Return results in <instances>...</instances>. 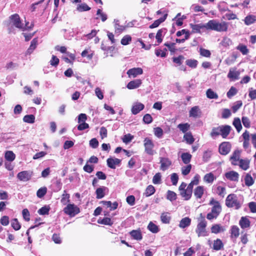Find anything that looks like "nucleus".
I'll return each mask as SVG.
<instances>
[{
    "label": "nucleus",
    "mask_w": 256,
    "mask_h": 256,
    "mask_svg": "<svg viewBox=\"0 0 256 256\" xmlns=\"http://www.w3.org/2000/svg\"><path fill=\"white\" fill-rule=\"evenodd\" d=\"M130 234L134 239L137 240H140L142 238V233L140 230H132L130 232Z\"/></svg>",
    "instance_id": "24"
},
{
    "label": "nucleus",
    "mask_w": 256,
    "mask_h": 256,
    "mask_svg": "<svg viewBox=\"0 0 256 256\" xmlns=\"http://www.w3.org/2000/svg\"><path fill=\"white\" fill-rule=\"evenodd\" d=\"M236 49L240 50L243 55H246L249 52V50L247 46L243 44H240L238 46Z\"/></svg>",
    "instance_id": "34"
},
{
    "label": "nucleus",
    "mask_w": 256,
    "mask_h": 256,
    "mask_svg": "<svg viewBox=\"0 0 256 256\" xmlns=\"http://www.w3.org/2000/svg\"><path fill=\"white\" fill-rule=\"evenodd\" d=\"M134 138V136L130 134H125L122 138V142L125 144H128Z\"/></svg>",
    "instance_id": "52"
},
{
    "label": "nucleus",
    "mask_w": 256,
    "mask_h": 256,
    "mask_svg": "<svg viewBox=\"0 0 256 256\" xmlns=\"http://www.w3.org/2000/svg\"><path fill=\"white\" fill-rule=\"evenodd\" d=\"M239 176V174L234 170L229 171L224 174V176L227 180L234 182H238Z\"/></svg>",
    "instance_id": "10"
},
{
    "label": "nucleus",
    "mask_w": 256,
    "mask_h": 256,
    "mask_svg": "<svg viewBox=\"0 0 256 256\" xmlns=\"http://www.w3.org/2000/svg\"><path fill=\"white\" fill-rule=\"evenodd\" d=\"M38 44V40L37 38H35L33 39L30 43V45L29 47V48L26 51V54H31L33 51L35 50V48L36 47Z\"/></svg>",
    "instance_id": "26"
},
{
    "label": "nucleus",
    "mask_w": 256,
    "mask_h": 256,
    "mask_svg": "<svg viewBox=\"0 0 256 256\" xmlns=\"http://www.w3.org/2000/svg\"><path fill=\"white\" fill-rule=\"evenodd\" d=\"M167 16V14H164V16L154 22L150 26V28H155L158 27L162 22H164L165 20L166 19Z\"/></svg>",
    "instance_id": "30"
},
{
    "label": "nucleus",
    "mask_w": 256,
    "mask_h": 256,
    "mask_svg": "<svg viewBox=\"0 0 256 256\" xmlns=\"http://www.w3.org/2000/svg\"><path fill=\"white\" fill-rule=\"evenodd\" d=\"M206 226L207 222L202 214H200V218H198V224L196 229V232L198 237L206 236L208 235V232L206 230Z\"/></svg>",
    "instance_id": "2"
},
{
    "label": "nucleus",
    "mask_w": 256,
    "mask_h": 256,
    "mask_svg": "<svg viewBox=\"0 0 256 256\" xmlns=\"http://www.w3.org/2000/svg\"><path fill=\"white\" fill-rule=\"evenodd\" d=\"M165 30V29H160L159 30L156 36V38L157 40V42L158 44H160L162 42V34L164 32V31Z\"/></svg>",
    "instance_id": "44"
},
{
    "label": "nucleus",
    "mask_w": 256,
    "mask_h": 256,
    "mask_svg": "<svg viewBox=\"0 0 256 256\" xmlns=\"http://www.w3.org/2000/svg\"><path fill=\"white\" fill-rule=\"evenodd\" d=\"M142 72L143 70L142 68H134L128 70L127 74L129 77L132 76L133 78H136L138 75L142 74Z\"/></svg>",
    "instance_id": "13"
},
{
    "label": "nucleus",
    "mask_w": 256,
    "mask_h": 256,
    "mask_svg": "<svg viewBox=\"0 0 256 256\" xmlns=\"http://www.w3.org/2000/svg\"><path fill=\"white\" fill-rule=\"evenodd\" d=\"M82 57H87L88 60H91L93 56V53L88 50H84L81 54Z\"/></svg>",
    "instance_id": "51"
},
{
    "label": "nucleus",
    "mask_w": 256,
    "mask_h": 256,
    "mask_svg": "<svg viewBox=\"0 0 256 256\" xmlns=\"http://www.w3.org/2000/svg\"><path fill=\"white\" fill-rule=\"evenodd\" d=\"M232 44V42L231 40L227 37L224 38L221 42L222 45L224 47H228L231 45Z\"/></svg>",
    "instance_id": "54"
},
{
    "label": "nucleus",
    "mask_w": 256,
    "mask_h": 256,
    "mask_svg": "<svg viewBox=\"0 0 256 256\" xmlns=\"http://www.w3.org/2000/svg\"><path fill=\"white\" fill-rule=\"evenodd\" d=\"M242 204L240 198L235 194H229L226 200V204L229 208L238 209Z\"/></svg>",
    "instance_id": "3"
},
{
    "label": "nucleus",
    "mask_w": 256,
    "mask_h": 256,
    "mask_svg": "<svg viewBox=\"0 0 256 256\" xmlns=\"http://www.w3.org/2000/svg\"><path fill=\"white\" fill-rule=\"evenodd\" d=\"M191 223V219L188 217L182 218L179 224V226L180 228H184L188 226Z\"/></svg>",
    "instance_id": "20"
},
{
    "label": "nucleus",
    "mask_w": 256,
    "mask_h": 256,
    "mask_svg": "<svg viewBox=\"0 0 256 256\" xmlns=\"http://www.w3.org/2000/svg\"><path fill=\"white\" fill-rule=\"evenodd\" d=\"M114 28L116 32L120 33L125 30L126 26L120 25L118 23V21H116L114 24Z\"/></svg>",
    "instance_id": "57"
},
{
    "label": "nucleus",
    "mask_w": 256,
    "mask_h": 256,
    "mask_svg": "<svg viewBox=\"0 0 256 256\" xmlns=\"http://www.w3.org/2000/svg\"><path fill=\"white\" fill-rule=\"evenodd\" d=\"M180 196L186 200H190L192 194V192L187 188L180 192Z\"/></svg>",
    "instance_id": "21"
},
{
    "label": "nucleus",
    "mask_w": 256,
    "mask_h": 256,
    "mask_svg": "<svg viewBox=\"0 0 256 256\" xmlns=\"http://www.w3.org/2000/svg\"><path fill=\"white\" fill-rule=\"evenodd\" d=\"M22 214L25 220L28 222L30 220V212L27 208H24L22 210Z\"/></svg>",
    "instance_id": "63"
},
{
    "label": "nucleus",
    "mask_w": 256,
    "mask_h": 256,
    "mask_svg": "<svg viewBox=\"0 0 256 256\" xmlns=\"http://www.w3.org/2000/svg\"><path fill=\"white\" fill-rule=\"evenodd\" d=\"M206 96L210 99H216L218 94L211 89H208L206 92Z\"/></svg>",
    "instance_id": "43"
},
{
    "label": "nucleus",
    "mask_w": 256,
    "mask_h": 256,
    "mask_svg": "<svg viewBox=\"0 0 256 256\" xmlns=\"http://www.w3.org/2000/svg\"><path fill=\"white\" fill-rule=\"evenodd\" d=\"M204 192V188L202 186H197L194 190V196L196 198H200Z\"/></svg>",
    "instance_id": "22"
},
{
    "label": "nucleus",
    "mask_w": 256,
    "mask_h": 256,
    "mask_svg": "<svg viewBox=\"0 0 256 256\" xmlns=\"http://www.w3.org/2000/svg\"><path fill=\"white\" fill-rule=\"evenodd\" d=\"M131 40L132 37L130 35H126L122 38L120 42L122 45L126 46L128 44Z\"/></svg>",
    "instance_id": "50"
},
{
    "label": "nucleus",
    "mask_w": 256,
    "mask_h": 256,
    "mask_svg": "<svg viewBox=\"0 0 256 256\" xmlns=\"http://www.w3.org/2000/svg\"><path fill=\"white\" fill-rule=\"evenodd\" d=\"M64 212L70 216H74L80 212V209L75 204H70L64 208Z\"/></svg>",
    "instance_id": "5"
},
{
    "label": "nucleus",
    "mask_w": 256,
    "mask_h": 256,
    "mask_svg": "<svg viewBox=\"0 0 256 256\" xmlns=\"http://www.w3.org/2000/svg\"><path fill=\"white\" fill-rule=\"evenodd\" d=\"M162 176L160 172L156 173L153 177L152 182L154 184H158L161 183Z\"/></svg>",
    "instance_id": "45"
},
{
    "label": "nucleus",
    "mask_w": 256,
    "mask_h": 256,
    "mask_svg": "<svg viewBox=\"0 0 256 256\" xmlns=\"http://www.w3.org/2000/svg\"><path fill=\"white\" fill-rule=\"evenodd\" d=\"M144 108V106L140 102H134L132 106L131 111L133 114H136L142 110Z\"/></svg>",
    "instance_id": "12"
},
{
    "label": "nucleus",
    "mask_w": 256,
    "mask_h": 256,
    "mask_svg": "<svg viewBox=\"0 0 256 256\" xmlns=\"http://www.w3.org/2000/svg\"><path fill=\"white\" fill-rule=\"evenodd\" d=\"M184 162L186 165L182 167V172L183 175L186 176L190 173L192 168V165L190 164H188V162L190 161Z\"/></svg>",
    "instance_id": "27"
},
{
    "label": "nucleus",
    "mask_w": 256,
    "mask_h": 256,
    "mask_svg": "<svg viewBox=\"0 0 256 256\" xmlns=\"http://www.w3.org/2000/svg\"><path fill=\"white\" fill-rule=\"evenodd\" d=\"M233 125L234 126L238 132H240L242 128V126L240 120L239 118H235L233 122Z\"/></svg>",
    "instance_id": "39"
},
{
    "label": "nucleus",
    "mask_w": 256,
    "mask_h": 256,
    "mask_svg": "<svg viewBox=\"0 0 256 256\" xmlns=\"http://www.w3.org/2000/svg\"><path fill=\"white\" fill-rule=\"evenodd\" d=\"M240 151L239 150H236L230 156V160H240Z\"/></svg>",
    "instance_id": "58"
},
{
    "label": "nucleus",
    "mask_w": 256,
    "mask_h": 256,
    "mask_svg": "<svg viewBox=\"0 0 256 256\" xmlns=\"http://www.w3.org/2000/svg\"><path fill=\"white\" fill-rule=\"evenodd\" d=\"M144 144L146 152L150 155L154 154L153 150L154 147V143L151 139L146 138L144 140Z\"/></svg>",
    "instance_id": "6"
},
{
    "label": "nucleus",
    "mask_w": 256,
    "mask_h": 256,
    "mask_svg": "<svg viewBox=\"0 0 256 256\" xmlns=\"http://www.w3.org/2000/svg\"><path fill=\"white\" fill-rule=\"evenodd\" d=\"M106 189V188L104 186L98 188L96 192V198L100 199L104 197L105 195L104 191Z\"/></svg>",
    "instance_id": "31"
},
{
    "label": "nucleus",
    "mask_w": 256,
    "mask_h": 256,
    "mask_svg": "<svg viewBox=\"0 0 256 256\" xmlns=\"http://www.w3.org/2000/svg\"><path fill=\"white\" fill-rule=\"evenodd\" d=\"M223 246V244L220 239H217L214 241L213 248L214 250H218Z\"/></svg>",
    "instance_id": "40"
},
{
    "label": "nucleus",
    "mask_w": 256,
    "mask_h": 256,
    "mask_svg": "<svg viewBox=\"0 0 256 256\" xmlns=\"http://www.w3.org/2000/svg\"><path fill=\"white\" fill-rule=\"evenodd\" d=\"M240 72L236 68H231L228 74V77L232 80H238L240 76Z\"/></svg>",
    "instance_id": "14"
},
{
    "label": "nucleus",
    "mask_w": 256,
    "mask_h": 256,
    "mask_svg": "<svg viewBox=\"0 0 256 256\" xmlns=\"http://www.w3.org/2000/svg\"><path fill=\"white\" fill-rule=\"evenodd\" d=\"M120 161H107L108 166L112 168H115L120 166Z\"/></svg>",
    "instance_id": "61"
},
{
    "label": "nucleus",
    "mask_w": 256,
    "mask_h": 256,
    "mask_svg": "<svg viewBox=\"0 0 256 256\" xmlns=\"http://www.w3.org/2000/svg\"><path fill=\"white\" fill-rule=\"evenodd\" d=\"M256 16L254 15H248L246 16L244 20V24L247 26H249L254 24L256 22Z\"/></svg>",
    "instance_id": "29"
},
{
    "label": "nucleus",
    "mask_w": 256,
    "mask_h": 256,
    "mask_svg": "<svg viewBox=\"0 0 256 256\" xmlns=\"http://www.w3.org/2000/svg\"><path fill=\"white\" fill-rule=\"evenodd\" d=\"M231 237L232 238H236L240 234V229L236 226H233L230 229Z\"/></svg>",
    "instance_id": "25"
},
{
    "label": "nucleus",
    "mask_w": 256,
    "mask_h": 256,
    "mask_svg": "<svg viewBox=\"0 0 256 256\" xmlns=\"http://www.w3.org/2000/svg\"><path fill=\"white\" fill-rule=\"evenodd\" d=\"M70 194H67L66 192L64 190V193L62 195V198L60 200L61 202L64 205L70 202Z\"/></svg>",
    "instance_id": "41"
},
{
    "label": "nucleus",
    "mask_w": 256,
    "mask_h": 256,
    "mask_svg": "<svg viewBox=\"0 0 256 256\" xmlns=\"http://www.w3.org/2000/svg\"><path fill=\"white\" fill-rule=\"evenodd\" d=\"M28 24V22L26 23L25 24H22L20 17L18 14H12L10 17V25L14 26L22 31L27 29V24Z\"/></svg>",
    "instance_id": "4"
},
{
    "label": "nucleus",
    "mask_w": 256,
    "mask_h": 256,
    "mask_svg": "<svg viewBox=\"0 0 256 256\" xmlns=\"http://www.w3.org/2000/svg\"><path fill=\"white\" fill-rule=\"evenodd\" d=\"M142 84V80L140 79H136L132 80L127 84L128 88L132 90L138 88Z\"/></svg>",
    "instance_id": "15"
},
{
    "label": "nucleus",
    "mask_w": 256,
    "mask_h": 256,
    "mask_svg": "<svg viewBox=\"0 0 256 256\" xmlns=\"http://www.w3.org/2000/svg\"><path fill=\"white\" fill-rule=\"evenodd\" d=\"M200 115L201 111L198 106L192 107L190 111V117L197 118L200 117Z\"/></svg>",
    "instance_id": "17"
},
{
    "label": "nucleus",
    "mask_w": 256,
    "mask_h": 256,
    "mask_svg": "<svg viewBox=\"0 0 256 256\" xmlns=\"http://www.w3.org/2000/svg\"><path fill=\"white\" fill-rule=\"evenodd\" d=\"M186 64L190 67L194 68L197 66L198 61L195 60H188L186 62Z\"/></svg>",
    "instance_id": "49"
},
{
    "label": "nucleus",
    "mask_w": 256,
    "mask_h": 256,
    "mask_svg": "<svg viewBox=\"0 0 256 256\" xmlns=\"http://www.w3.org/2000/svg\"><path fill=\"white\" fill-rule=\"evenodd\" d=\"M232 164L234 165H238L244 170H247L250 167L249 161H234Z\"/></svg>",
    "instance_id": "16"
},
{
    "label": "nucleus",
    "mask_w": 256,
    "mask_h": 256,
    "mask_svg": "<svg viewBox=\"0 0 256 256\" xmlns=\"http://www.w3.org/2000/svg\"><path fill=\"white\" fill-rule=\"evenodd\" d=\"M32 174L31 171H22L18 173L17 178L20 181L27 182L31 178Z\"/></svg>",
    "instance_id": "7"
},
{
    "label": "nucleus",
    "mask_w": 256,
    "mask_h": 256,
    "mask_svg": "<svg viewBox=\"0 0 256 256\" xmlns=\"http://www.w3.org/2000/svg\"><path fill=\"white\" fill-rule=\"evenodd\" d=\"M16 158L14 154L12 151H6L5 153L6 160H14Z\"/></svg>",
    "instance_id": "53"
},
{
    "label": "nucleus",
    "mask_w": 256,
    "mask_h": 256,
    "mask_svg": "<svg viewBox=\"0 0 256 256\" xmlns=\"http://www.w3.org/2000/svg\"><path fill=\"white\" fill-rule=\"evenodd\" d=\"M193 33H201V30L206 28L207 30L206 23L205 24L200 23L198 24H190Z\"/></svg>",
    "instance_id": "11"
},
{
    "label": "nucleus",
    "mask_w": 256,
    "mask_h": 256,
    "mask_svg": "<svg viewBox=\"0 0 256 256\" xmlns=\"http://www.w3.org/2000/svg\"><path fill=\"white\" fill-rule=\"evenodd\" d=\"M244 182L246 186L249 187L252 186L254 184V179L249 173H248L244 176Z\"/></svg>",
    "instance_id": "19"
},
{
    "label": "nucleus",
    "mask_w": 256,
    "mask_h": 256,
    "mask_svg": "<svg viewBox=\"0 0 256 256\" xmlns=\"http://www.w3.org/2000/svg\"><path fill=\"white\" fill-rule=\"evenodd\" d=\"M34 120L35 116L33 114L26 115L23 118L24 122L28 124L34 123Z\"/></svg>",
    "instance_id": "36"
},
{
    "label": "nucleus",
    "mask_w": 256,
    "mask_h": 256,
    "mask_svg": "<svg viewBox=\"0 0 256 256\" xmlns=\"http://www.w3.org/2000/svg\"><path fill=\"white\" fill-rule=\"evenodd\" d=\"M11 225L12 228L16 230H19L21 227L20 224L16 218H14L12 220Z\"/></svg>",
    "instance_id": "47"
},
{
    "label": "nucleus",
    "mask_w": 256,
    "mask_h": 256,
    "mask_svg": "<svg viewBox=\"0 0 256 256\" xmlns=\"http://www.w3.org/2000/svg\"><path fill=\"white\" fill-rule=\"evenodd\" d=\"M184 138L186 142L190 144H192L194 142V138L190 132H186Z\"/></svg>",
    "instance_id": "48"
},
{
    "label": "nucleus",
    "mask_w": 256,
    "mask_h": 256,
    "mask_svg": "<svg viewBox=\"0 0 256 256\" xmlns=\"http://www.w3.org/2000/svg\"><path fill=\"white\" fill-rule=\"evenodd\" d=\"M216 179V177L212 172L206 174L204 177V180L205 182L209 184L212 183L214 180Z\"/></svg>",
    "instance_id": "28"
},
{
    "label": "nucleus",
    "mask_w": 256,
    "mask_h": 256,
    "mask_svg": "<svg viewBox=\"0 0 256 256\" xmlns=\"http://www.w3.org/2000/svg\"><path fill=\"white\" fill-rule=\"evenodd\" d=\"M98 224L109 226L112 224V222L111 219L109 218H104L102 219H99L98 220Z\"/></svg>",
    "instance_id": "42"
},
{
    "label": "nucleus",
    "mask_w": 256,
    "mask_h": 256,
    "mask_svg": "<svg viewBox=\"0 0 256 256\" xmlns=\"http://www.w3.org/2000/svg\"><path fill=\"white\" fill-rule=\"evenodd\" d=\"M210 204L213 206L211 212L218 216L222 210L220 203L218 201L215 200L214 198H212L210 202Z\"/></svg>",
    "instance_id": "8"
},
{
    "label": "nucleus",
    "mask_w": 256,
    "mask_h": 256,
    "mask_svg": "<svg viewBox=\"0 0 256 256\" xmlns=\"http://www.w3.org/2000/svg\"><path fill=\"white\" fill-rule=\"evenodd\" d=\"M90 10V8L86 4L82 3L77 5L76 10L80 12L88 11Z\"/></svg>",
    "instance_id": "32"
},
{
    "label": "nucleus",
    "mask_w": 256,
    "mask_h": 256,
    "mask_svg": "<svg viewBox=\"0 0 256 256\" xmlns=\"http://www.w3.org/2000/svg\"><path fill=\"white\" fill-rule=\"evenodd\" d=\"M239 224L242 228H248L250 226V222L248 218L242 217L239 222Z\"/></svg>",
    "instance_id": "23"
},
{
    "label": "nucleus",
    "mask_w": 256,
    "mask_h": 256,
    "mask_svg": "<svg viewBox=\"0 0 256 256\" xmlns=\"http://www.w3.org/2000/svg\"><path fill=\"white\" fill-rule=\"evenodd\" d=\"M155 188L152 185H149L146 188L144 194L146 196H149L153 194L155 192Z\"/></svg>",
    "instance_id": "38"
},
{
    "label": "nucleus",
    "mask_w": 256,
    "mask_h": 256,
    "mask_svg": "<svg viewBox=\"0 0 256 256\" xmlns=\"http://www.w3.org/2000/svg\"><path fill=\"white\" fill-rule=\"evenodd\" d=\"M207 30L218 32H226L228 28V23L226 22H219L218 20H212L206 23Z\"/></svg>",
    "instance_id": "1"
},
{
    "label": "nucleus",
    "mask_w": 256,
    "mask_h": 256,
    "mask_svg": "<svg viewBox=\"0 0 256 256\" xmlns=\"http://www.w3.org/2000/svg\"><path fill=\"white\" fill-rule=\"evenodd\" d=\"M154 133L156 136L158 138H160L163 134V130L160 128L157 127L154 128Z\"/></svg>",
    "instance_id": "64"
},
{
    "label": "nucleus",
    "mask_w": 256,
    "mask_h": 256,
    "mask_svg": "<svg viewBox=\"0 0 256 256\" xmlns=\"http://www.w3.org/2000/svg\"><path fill=\"white\" fill-rule=\"evenodd\" d=\"M160 170H166L170 166V161H161Z\"/></svg>",
    "instance_id": "60"
},
{
    "label": "nucleus",
    "mask_w": 256,
    "mask_h": 256,
    "mask_svg": "<svg viewBox=\"0 0 256 256\" xmlns=\"http://www.w3.org/2000/svg\"><path fill=\"white\" fill-rule=\"evenodd\" d=\"M190 124L188 123L180 124L178 126V128L184 133L186 132L190 128Z\"/></svg>",
    "instance_id": "46"
},
{
    "label": "nucleus",
    "mask_w": 256,
    "mask_h": 256,
    "mask_svg": "<svg viewBox=\"0 0 256 256\" xmlns=\"http://www.w3.org/2000/svg\"><path fill=\"white\" fill-rule=\"evenodd\" d=\"M216 192L219 196L224 197L226 194V188L223 186H218L216 188Z\"/></svg>",
    "instance_id": "62"
},
{
    "label": "nucleus",
    "mask_w": 256,
    "mask_h": 256,
    "mask_svg": "<svg viewBox=\"0 0 256 256\" xmlns=\"http://www.w3.org/2000/svg\"><path fill=\"white\" fill-rule=\"evenodd\" d=\"M220 133L221 126H219L218 127L212 128L210 134L212 137L215 138L218 136L219 135H220Z\"/></svg>",
    "instance_id": "35"
},
{
    "label": "nucleus",
    "mask_w": 256,
    "mask_h": 256,
    "mask_svg": "<svg viewBox=\"0 0 256 256\" xmlns=\"http://www.w3.org/2000/svg\"><path fill=\"white\" fill-rule=\"evenodd\" d=\"M47 188L46 187H43L40 188L36 192L38 198H41L44 196L46 192Z\"/></svg>",
    "instance_id": "55"
},
{
    "label": "nucleus",
    "mask_w": 256,
    "mask_h": 256,
    "mask_svg": "<svg viewBox=\"0 0 256 256\" xmlns=\"http://www.w3.org/2000/svg\"><path fill=\"white\" fill-rule=\"evenodd\" d=\"M160 219L164 224H169L170 220V214L168 212H164L161 214Z\"/></svg>",
    "instance_id": "33"
},
{
    "label": "nucleus",
    "mask_w": 256,
    "mask_h": 256,
    "mask_svg": "<svg viewBox=\"0 0 256 256\" xmlns=\"http://www.w3.org/2000/svg\"><path fill=\"white\" fill-rule=\"evenodd\" d=\"M148 228L152 233H157L159 231L158 226L152 222H150L148 226Z\"/></svg>",
    "instance_id": "37"
},
{
    "label": "nucleus",
    "mask_w": 256,
    "mask_h": 256,
    "mask_svg": "<svg viewBox=\"0 0 256 256\" xmlns=\"http://www.w3.org/2000/svg\"><path fill=\"white\" fill-rule=\"evenodd\" d=\"M166 198L170 201L174 200L176 198V194L174 192L168 190L167 192Z\"/></svg>",
    "instance_id": "56"
},
{
    "label": "nucleus",
    "mask_w": 256,
    "mask_h": 256,
    "mask_svg": "<svg viewBox=\"0 0 256 256\" xmlns=\"http://www.w3.org/2000/svg\"><path fill=\"white\" fill-rule=\"evenodd\" d=\"M222 230H223L222 228L220 226V224H214L212 226L211 228V230L212 233L218 234Z\"/></svg>",
    "instance_id": "59"
},
{
    "label": "nucleus",
    "mask_w": 256,
    "mask_h": 256,
    "mask_svg": "<svg viewBox=\"0 0 256 256\" xmlns=\"http://www.w3.org/2000/svg\"><path fill=\"white\" fill-rule=\"evenodd\" d=\"M231 148V145L228 142H223L219 146V152L220 154L226 155L228 154Z\"/></svg>",
    "instance_id": "9"
},
{
    "label": "nucleus",
    "mask_w": 256,
    "mask_h": 256,
    "mask_svg": "<svg viewBox=\"0 0 256 256\" xmlns=\"http://www.w3.org/2000/svg\"><path fill=\"white\" fill-rule=\"evenodd\" d=\"M231 130V127L228 125L221 126V133L220 135L223 138H226L230 134Z\"/></svg>",
    "instance_id": "18"
}]
</instances>
